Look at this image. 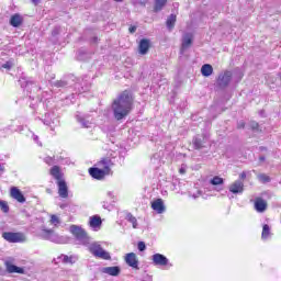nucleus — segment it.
I'll return each instance as SVG.
<instances>
[{
  "instance_id": "obj_8",
  "label": "nucleus",
  "mask_w": 281,
  "mask_h": 281,
  "mask_svg": "<svg viewBox=\"0 0 281 281\" xmlns=\"http://www.w3.org/2000/svg\"><path fill=\"white\" fill-rule=\"evenodd\" d=\"M89 114H82L80 112H77L76 120L81 124L82 128H91V121H90Z\"/></svg>"
},
{
  "instance_id": "obj_9",
  "label": "nucleus",
  "mask_w": 281,
  "mask_h": 281,
  "mask_svg": "<svg viewBox=\"0 0 281 281\" xmlns=\"http://www.w3.org/2000/svg\"><path fill=\"white\" fill-rule=\"evenodd\" d=\"M125 262L128 267H132V269L139 270V260H137V255H135V252H128L125 256Z\"/></svg>"
},
{
  "instance_id": "obj_48",
  "label": "nucleus",
  "mask_w": 281,
  "mask_h": 281,
  "mask_svg": "<svg viewBox=\"0 0 281 281\" xmlns=\"http://www.w3.org/2000/svg\"><path fill=\"white\" fill-rule=\"evenodd\" d=\"M0 172H5V166H3V164L0 162Z\"/></svg>"
},
{
  "instance_id": "obj_45",
  "label": "nucleus",
  "mask_w": 281,
  "mask_h": 281,
  "mask_svg": "<svg viewBox=\"0 0 281 281\" xmlns=\"http://www.w3.org/2000/svg\"><path fill=\"white\" fill-rule=\"evenodd\" d=\"M239 179H247V173L245 171H243L240 175H239Z\"/></svg>"
},
{
  "instance_id": "obj_60",
  "label": "nucleus",
  "mask_w": 281,
  "mask_h": 281,
  "mask_svg": "<svg viewBox=\"0 0 281 281\" xmlns=\"http://www.w3.org/2000/svg\"><path fill=\"white\" fill-rule=\"evenodd\" d=\"M78 58H79V60H82V58H80V56Z\"/></svg>"
},
{
  "instance_id": "obj_1",
  "label": "nucleus",
  "mask_w": 281,
  "mask_h": 281,
  "mask_svg": "<svg viewBox=\"0 0 281 281\" xmlns=\"http://www.w3.org/2000/svg\"><path fill=\"white\" fill-rule=\"evenodd\" d=\"M111 110L116 122L125 120L131 114V111H133V93L128 90L121 92L113 100Z\"/></svg>"
},
{
  "instance_id": "obj_11",
  "label": "nucleus",
  "mask_w": 281,
  "mask_h": 281,
  "mask_svg": "<svg viewBox=\"0 0 281 281\" xmlns=\"http://www.w3.org/2000/svg\"><path fill=\"white\" fill-rule=\"evenodd\" d=\"M229 192L233 194H243L245 192V183L243 181L237 180L233 184L229 186Z\"/></svg>"
},
{
  "instance_id": "obj_16",
  "label": "nucleus",
  "mask_w": 281,
  "mask_h": 281,
  "mask_svg": "<svg viewBox=\"0 0 281 281\" xmlns=\"http://www.w3.org/2000/svg\"><path fill=\"white\" fill-rule=\"evenodd\" d=\"M149 49H150V40H146V38L140 40L138 45L139 54H142V56H145V54H148Z\"/></svg>"
},
{
  "instance_id": "obj_43",
  "label": "nucleus",
  "mask_w": 281,
  "mask_h": 281,
  "mask_svg": "<svg viewBox=\"0 0 281 281\" xmlns=\"http://www.w3.org/2000/svg\"><path fill=\"white\" fill-rule=\"evenodd\" d=\"M237 128H245V121H239L237 123Z\"/></svg>"
},
{
  "instance_id": "obj_36",
  "label": "nucleus",
  "mask_w": 281,
  "mask_h": 281,
  "mask_svg": "<svg viewBox=\"0 0 281 281\" xmlns=\"http://www.w3.org/2000/svg\"><path fill=\"white\" fill-rule=\"evenodd\" d=\"M0 209L4 214H8L10 212V206L8 205V202L0 200Z\"/></svg>"
},
{
  "instance_id": "obj_30",
  "label": "nucleus",
  "mask_w": 281,
  "mask_h": 281,
  "mask_svg": "<svg viewBox=\"0 0 281 281\" xmlns=\"http://www.w3.org/2000/svg\"><path fill=\"white\" fill-rule=\"evenodd\" d=\"M176 23H177V15L170 14L166 21L167 29L173 30Z\"/></svg>"
},
{
  "instance_id": "obj_10",
  "label": "nucleus",
  "mask_w": 281,
  "mask_h": 281,
  "mask_svg": "<svg viewBox=\"0 0 281 281\" xmlns=\"http://www.w3.org/2000/svg\"><path fill=\"white\" fill-rule=\"evenodd\" d=\"M89 175L90 177H92V179H98V181H101V179H103L104 177H106L108 171L100 169L98 167H91L89 169Z\"/></svg>"
},
{
  "instance_id": "obj_25",
  "label": "nucleus",
  "mask_w": 281,
  "mask_h": 281,
  "mask_svg": "<svg viewBox=\"0 0 281 281\" xmlns=\"http://www.w3.org/2000/svg\"><path fill=\"white\" fill-rule=\"evenodd\" d=\"M98 166L100 168H103L108 175L111 172V158H103L101 161H99Z\"/></svg>"
},
{
  "instance_id": "obj_53",
  "label": "nucleus",
  "mask_w": 281,
  "mask_h": 281,
  "mask_svg": "<svg viewBox=\"0 0 281 281\" xmlns=\"http://www.w3.org/2000/svg\"><path fill=\"white\" fill-rule=\"evenodd\" d=\"M108 196H110V199H113V192L109 191Z\"/></svg>"
},
{
  "instance_id": "obj_12",
  "label": "nucleus",
  "mask_w": 281,
  "mask_h": 281,
  "mask_svg": "<svg viewBox=\"0 0 281 281\" xmlns=\"http://www.w3.org/2000/svg\"><path fill=\"white\" fill-rule=\"evenodd\" d=\"M207 139V135L203 134V136H194L192 139L193 143V147L195 150H201V148H205V146L203 144H205V140Z\"/></svg>"
},
{
  "instance_id": "obj_7",
  "label": "nucleus",
  "mask_w": 281,
  "mask_h": 281,
  "mask_svg": "<svg viewBox=\"0 0 281 281\" xmlns=\"http://www.w3.org/2000/svg\"><path fill=\"white\" fill-rule=\"evenodd\" d=\"M57 188L60 199H69V187L65 180L57 181Z\"/></svg>"
},
{
  "instance_id": "obj_59",
  "label": "nucleus",
  "mask_w": 281,
  "mask_h": 281,
  "mask_svg": "<svg viewBox=\"0 0 281 281\" xmlns=\"http://www.w3.org/2000/svg\"><path fill=\"white\" fill-rule=\"evenodd\" d=\"M20 131H23V127H22V126L20 127Z\"/></svg>"
},
{
  "instance_id": "obj_34",
  "label": "nucleus",
  "mask_w": 281,
  "mask_h": 281,
  "mask_svg": "<svg viewBox=\"0 0 281 281\" xmlns=\"http://www.w3.org/2000/svg\"><path fill=\"white\" fill-rule=\"evenodd\" d=\"M257 179L260 181V183H270L271 177L267 176L266 173H259L257 176Z\"/></svg>"
},
{
  "instance_id": "obj_14",
  "label": "nucleus",
  "mask_w": 281,
  "mask_h": 281,
  "mask_svg": "<svg viewBox=\"0 0 281 281\" xmlns=\"http://www.w3.org/2000/svg\"><path fill=\"white\" fill-rule=\"evenodd\" d=\"M11 196L15 199L18 203H25V195H23V192L16 187L11 188Z\"/></svg>"
},
{
  "instance_id": "obj_19",
  "label": "nucleus",
  "mask_w": 281,
  "mask_h": 281,
  "mask_svg": "<svg viewBox=\"0 0 281 281\" xmlns=\"http://www.w3.org/2000/svg\"><path fill=\"white\" fill-rule=\"evenodd\" d=\"M102 273H106L108 276L117 277L119 273H121L122 269L117 266L113 267H105L101 269Z\"/></svg>"
},
{
  "instance_id": "obj_40",
  "label": "nucleus",
  "mask_w": 281,
  "mask_h": 281,
  "mask_svg": "<svg viewBox=\"0 0 281 281\" xmlns=\"http://www.w3.org/2000/svg\"><path fill=\"white\" fill-rule=\"evenodd\" d=\"M58 34H60V29H59V26H56V27L52 31V36H58Z\"/></svg>"
},
{
  "instance_id": "obj_41",
  "label": "nucleus",
  "mask_w": 281,
  "mask_h": 281,
  "mask_svg": "<svg viewBox=\"0 0 281 281\" xmlns=\"http://www.w3.org/2000/svg\"><path fill=\"white\" fill-rule=\"evenodd\" d=\"M2 69H12V65L10 64V61H7L4 63L2 66H1Z\"/></svg>"
},
{
  "instance_id": "obj_58",
  "label": "nucleus",
  "mask_w": 281,
  "mask_h": 281,
  "mask_svg": "<svg viewBox=\"0 0 281 281\" xmlns=\"http://www.w3.org/2000/svg\"><path fill=\"white\" fill-rule=\"evenodd\" d=\"M193 199H196V195H195V194H193Z\"/></svg>"
},
{
  "instance_id": "obj_4",
  "label": "nucleus",
  "mask_w": 281,
  "mask_h": 281,
  "mask_svg": "<svg viewBox=\"0 0 281 281\" xmlns=\"http://www.w3.org/2000/svg\"><path fill=\"white\" fill-rule=\"evenodd\" d=\"M74 85L76 89H78L79 85L76 83V77L74 75H69L61 80L53 82V87H56V89H68V87H74Z\"/></svg>"
},
{
  "instance_id": "obj_23",
  "label": "nucleus",
  "mask_w": 281,
  "mask_h": 281,
  "mask_svg": "<svg viewBox=\"0 0 281 281\" xmlns=\"http://www.w3.org/2000/svg\"><path fill=\"white\" fill-rule=\"evenodd\" d=\"M7 271L8 273H20V274L25 273V269L10 262H7Z\"/></svg>"
},
{
  "instance_id": "obj_55",
  "label": "nucleus",
  "mask_w": 281,
  "mask_h": 281,
  "mask_svg": "<svg viewBox=\"0 0 281 281\" xmlns=\"http://www.w3.org/2000/svg\"><path fill=\"white\" fill-rule=\"evenodd\" d=\"M36 139H38V136H34V140L36 142Z\"/></svg>"
},
{
  "instance_id": "obj_5",
  "label": "nucleus",
  "mask_w": 281,
  "mask_h": 281,
  "mask_svg": "<svg viewBox=\"0 0 281 281\" xmlns=\"http://www.w3.org/2000/svg\"><path fill=\"white\" fill-rule=\"evenodd\" d=\"M232 70H225L221 72L217 77L216 85L220 89H227L229 87V82H232Z\"/></svg>"
},
{
  "instance_id": "obj_20",
  "label": "nucleus",
  "mask_w": 281,
  "mask_h": 281,
  "mask_svg": "<svg viewBox=\"0 0 281 281\" xmlns=\"http://www.w3.org/2000/svg\"><path fill=\"white\" fill-rule=\"evenodd\" d=\"M50 243H56L57 245H65L67 243V239L58 234H56L54 231L50 233V237L48 239Z\"/></svg>"
},
{
  "instance_id": "obj_21",
  "label": "nucleus",
  "mask_w": 281,
  "mask_h": 281,
  "mask_svg": "<svg viewBox=\"0 0 281 281\" xmlns=\"http://www.w3.org/2000/svg\"><path fill=\"white\" fill-rule=\"evenodd\" d=\"M47 117H49V114L46 115L43 122L46 126L50 127V131H54L55 126H60V121L57 117L49 119V120Z\"/></svg>"
},
{
  "instance_id": "obj_18",
  "label": "nucleus",
  "mask_w": 281,
  "mask_h": 281,
  "mask_svg": "<svg viewBox=\"0 0 281 281\" xmlns=\"http://www.w3.org/2000/svg\"><path fill=\"white\" fill-rule=\"evenodd\" d=\"M89 225L92 229H100V227H102V217H100V215L91 216Z\"/></svg>"
},
{
  "instance_id": "obj_52",
  "label": "nucleus",
  "mask_w": 281,
  "mask_h": 281,
  "mask_svg": "<svg viewBox=\"0 0 281 281\" xmlns=\"http://www.w3.org/2000/svg\"><path fill=\"white\" fill-rule=\"evenodd\" d=\"M267 158L265 156L259 157V161H265Z\"/></svg>"
},
{
  "instance_id": "obj_31",
  "label": "nucleus",
  "mask_w": 281,
  "mask_h": 281,
  "mask_svg": "<svg viewBox=\"0 0 281 281\" xmlns=\"http://www.w3.org/2000/svg\"><path fill=\"white\" fill-rule=\"evenodd\" d=\"M57 260H60L64 265H74V257L67 255H60Z\"/></svg>"
},
{
  "instance_id": "obj_32",
  "label": "nucleus",
  "mask_w": 281,
  "mask_h": 281,
  "mask_svg": "<svg viewBox=\"0 0 281 281\" xmlns=\"http://www.w3.org/2000/svg\"><path fill=\"white\" fill-rule=\"evenodd\" d=\"M53 232L54 229L44 228L42 229V233L40 234V236L41 238H43V240H49Z\"/></svg>"
},
{
  "instance_id": "obj_50",
  "label": "nucleus",
  "mask_w": 281,
  "mask_h": 281,
  "mask_svg": "<svg viewBox=\"0 0 281 281\" xmlns=\"http://www.w3.org/2000/svg\"><path fill=\"white\" fill-rule=\"evenodd\" d=\"M32 3H34V5H38V3H41V0H31Z\"/></svg>"
},
{
  "instance_id": "obj_22",
  "label": "nucleus",
  "mask_w": 281,
  "mask_h": 281,
  "mask_svg": "<svg viewBox=\"0 0 281 281\" xmlns=\"http://www.w3.org/2000/svg\"><path fill=\"white\" fill-rule=\"evenodd\" d=\"M22 24H23V16H21V14L15 13L11 16L10 25H12V27H20V25Z\"/></svg>"
},
{
  "instance_id": "obj_57",
  "label": "nucleus",
  "mask_w": 281,
  "mask_h": 281,
  "mask_svg": "<svg viewBox=\"0 0 281 281\" xmlns=\"http://www.w3.org/2000/svg\"><path fill=\"white\" fill-rule=\"evenodd\" d=\"M80 54H82V50H79V56H80Z\"/></svg>"
},
{
  "instance_id": "obj_47",
  "label": "nucleus",
  "mask_w": 281,
  "mask_h": 281,
  "mask_svg": "<svg viewBox=\"0 0 281 281\" xmlns=\"http://www.w3.org/2000/svg\"><path fill=\"white\" fill-rule=\"evenodd\" d=\"M102 207H103L104 210H109V205H108V202H106V201H103V202H102Z\"/></svg>"
},
{
  "instance_id": "obj_49",
  "label": "nucleus",
  "mask_w": 281,
  "mask_h": 281,
  "mask_svg": "<svg viewBox=\"0 0 281 281\" xmlns=\"http://www.w3.org/2000/svg\"><path fill=\"white\" fill-rule=\"evenodd\" d=\"M81 91H89V86H82Z\"/></svg>"
},
{
  "instance_id": "obj_17",
  "label": "nucleus",
  "mask_w": 281,
  "mask_h": 281,
  "mask_svg": "<svg viewBox=\"0 0 281 281\" xmlns=\"http://www.w3.org/2000/svg\"><path fill=\"white\" fill-rule=\"evenodd\" d=\"M255 210L256 212L262 213L267 211V201L262 198H257L255 200Z\"/></svg>"
},
{
  "instance_id": "obj_42",
  "label": "nucleus",
  "mask_w": 281,
  "mask_h": 281,
  "mask_svg": "<svg viewBox=\"0 0 281 281\" xmlns=\"http://www.w3.org/2000/svg\"><path fill=\"white\" fill-rule=\"evenodd\" d=\"M130 34H135L137 32V26H130Z\"/></svg>"
},
{
  "instance_id": "obj_35",
  "label": "nucleus",
  "mask_w": 281,
  "mask_h": 281,
  "mask_svg": "<svg viewBox=\"0 0 281 281\" xmlns=\"http://www.w3.org/2000/svg\"><path fill=\"white\" fill-rule=\"evenodd\" d=\"M211 186H223L225 183V180L223 178L215 176L213 179L210 181Z\"/></svg>"
},
{
  "instance_id": "obj_15",
  "label": "nucleus",
  "mask_w": 281,
  "mask_h": 281,
  "mask_svg": "<svg viewBox=\"0 0 281 281\" xmlns=\"http://www.w3.org/2000/svg\"><path fill=\"white\" fill-rule=\"evenodd\" d=\"M151 210L157 212V214H164L166 212V205H164V200L157 199L151 203Z\"/></svg>"
},
{
  "instance_id": "obj_6",
  "label": "nucleus",
  "mask_w": 281,
  "mask_h": 281,
  "mask_svg": "<svg viewBox=\"0 0 281 281\" xmlns=\"http://www.w3.org/2000/svg\"><path fill=\"white\" fill-rule=\"evenodd\" d=\"M2 238L7 243H25V235L23 233L4 232L2 233Z\"/></svg>"
},
{
  "instance_id": "obj_2",
  "label": "nucleus",
  "mask_w": 281,
  "mask_h": 281,
  "mask_svg": "<svg viewBox=\"0 0 281 281\" xmlns=\"http://www.w3.org/2000/svg\"><path fill=\"white\" fill-rule=\"evenodd\" d=\"M70 234L76 238L78 245H89L91 243V237L87 234V231L78 225H71L69 227Z\"/></svg>"
},
{
  "instance_id": "obj_38",
  "label": "nucleus",
  "mask_w": 281,
  "mask_h": 281,
  "mask_svg": "<svg viewBox=\"0 0 281 281\" xmlns=\"http://www.w3.org/2000/svg\"><path fill=\"white\" fill-rule=\"evenodd\" d=\"M50 223H52V225H59L60 224V218H58V216H56V215H52L50 216Z\"/></svg>"
},
{
  "instance_id": "obj_39",
  "label": "nucleus",
  "mask_w": 281,
  "mask_h": 281,
  "mask_svg": "<svg viewBox=\"0 0 281 281\" xmlns=\"http://www.w3.org/2000/svg\"><path fill=\"white\" fill-rule=\"evenodd\" d=\"M137 247L138 251H146V243L144 241H138Z\"/></svg>"
},
{
  "instance_id": "obj_46",
  "label": "nucleus",
  "mask_w": 281,
  "mask_h": 281,
  "mask_svg": "<svg viewBox=\"0 0 281 281\" xmlns=\"http://www.w3.org/2000/svg\"><path fill=\"white\" fill-rule=\"evenodd\" d=\"M142 281H153V277L146 274V277Z\"/></svg>"
},
{
  "instance_id": "obj_37",
  "label": "nucleus",
  "mask_w": 281,
  "mask_h": 281,
  "mask_svg": "<svg viewBox=\"0 0 281 281\" xmlns=\"http://www.w3.org/2000/svg\"><path fill=\"white\" fill-rule=\"evenodd\" d=\"M250 128L251 131H255L256 133H258L259 128H260V124H258V122L252 121L250 122Z\"/></svg>"
},
{
  "instance_id": "obj_13",
  "label": "nucleus",
  "mask_w": 281,
  "mask_h": 281,
  "mask_svg": "<svg viewBox=\"0 0 281 281\" xmlns=\"http://www.w3.org/2000/svg\"><path fill=\"white\" fill-rule=\"evenodd\" d=\"M153 262L156 267H167L169 260L161 254L153 255Z\"/></svg>"
},
{
  "instance_id": "obj_3",
  "label": "nucleus",
  "mask_w": 281,
  "mask_h": 281,
  "mask_svg": "<svg viewBox=\"0 0 281 281\" xmlns=\"http://www.w3.org/2000/svg\"><path fill=\"white\" fill-rule=\"evenodd\" d=\"M88 249L90 254L94 256V258H101V260H111V254L104 250V248H102V246L97 241L90 244Z\"/></svg>"
},
{
  "instance_id": "obj_24",
  "label": "nucleus",
  "mask_w": 281,
  "mask_h": 281,
  "mask_svg": "<svg viewBox=\"0 0 281 281\" xmlns=\"http://www.w3.org/2000/svg\"><path fill=\"white\" fill-rule=\"evenodd\" d=\"M201 74L204 78H210L214 74V68L210 64H204L201 68Z\"/></svg>"
},
{
  "instance_id": "obj_54",
  "label": "nucleus",
  "mask_w": 281,
  "mask_h": 281,
  "mask_svg": "<svg viewBox=\"0 0 281 281\" xmlns=\"http://www.w3.org/2000/svg\"><path fill=\"white\" fill-rule=\"evenodd\" d=\"M59 207H60L61 210H65V207H67V204H60Z\"/></svg>"
},
{
  "instance_id": "obj_26",
  "label": "nucleus",
  "mask_w": 281,
  "mask_h": 281,
  "mask_svg": "<svg viewBox=\"0 0 281 281\" xmlns=\"http://www.w3.org/2000/svg\"><path fill=\"white\" fill-rule=\"evenodd\" d=\"M168 3V0H155L154 2V12H161L164 8H166V4Z\"/></svg>"
},
{
  "instance_id": "obj_33",
  "label": "nucleus",
  "mask_w": 281,
  "mask_h": 281,
  "mask_svg": "<svg viewBox=\"0 0 281 281\" xmlns=\"http://www.w3.org/2000/svg\"><path fill=\"white\" fill-rule=\"evenodd\" d=\"M125 218L128 221V223H132L134 229H137V217L133 216L131 213H127Z\"/></svg>"
},
{
  "instance_id": "obj_51",
  "label": "nucleus",
  "mask_w": 281,
  "mask_h": 281,
  "mask_svg": "<svg viewBox=\"0 0 281 281\" xmlns=\"http://www.w3.org/2000/svg\"><path fill=\"white\" fill-rule=\"evenodd\" d=\"M25 83H26V87H27L29 85H34V81L26 80Z\"/></svg>"
},
{
  "instance_id": "obj_27",
  "label": "nucleus",
  "mask_w": 281,
  "mask_h": 281,
  "mask_svg": "<svg viewBox=\"0 0 281 281\" xmlns=\"http://www.w3.org/2000/svg\"><path fill=\"white\" fill-rule=\"evenodd\" d=\"M50 175L52 177H54V179H56V181H64L63 173L60 172V168H58V166H54L50 169Z\"/></svg>"
},
{
  "instance_id": "obj_28",
  "label": "nucleus",
  "mask_w": 281,
  "mask_h": 281,
  "mask_svg": "<svg viewBox=\"0 0 281 281\" xmlns=\"http://www.w3.org/2000/svg\"><path fill=\"white\" fill-rule=\"evenodd\" d=\"M190 45H192V36L190 34H187L182 38L181 54H183V49H188V47H190Z\"/></svg>"
},
{
  "instance_id": "obj_56",
  "label": "nucleus",
  "mask_w": 281,
  "mask_h": 281,
  "mask_svg": "<svg viewBox=\"0 0 281 281\" xmlns=\"http://www.w3.org/2000/svg\"><path fill=\"white\" fill-rule=\"evenodd\" d=\"M114 1L121 2V1H123V0H114Z\"/></svg>"
},
{
  "instance_id": "obj_44",
  "label": "nucleus",
  "mask_w": 281,
  "mask_h": 281,
  "mask_svg": "<svg viewBox=\"0 0 281 281\" xmlns=\"http://www.w3.org/2000/svg\"><path fill=\"white\" fill-rule=\"evenodd\" d=\"M44 161H45V164H53V161H54V158H52V157H46L45 159H44Z\"/></svg>"
},
{
  "instance_id": "obj_29",
  "label": "nucleus",
  "mask_w": 281,
  "mask_h": 281,
  "mask_svg": "<svg viewBox=\"0 0 281 281\" xmlns=\"http://www.w3.org/2000/svg\"><path fill=\"white\" fill-rule=\"evenodd\" d=\"M270 236H271V226H269L268 224H265L262 226L261 238L262 240H269Z\"/></svg>"
}]
</instances>
